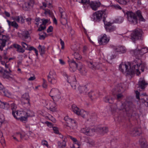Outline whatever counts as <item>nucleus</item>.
Returning <instances> with one entry per match:
<instances>
[{
  "label": "nucleus",
  "instance_id": "nucleus-1",
  "mask_svg": "<svg viewBox=\"0 0 148 148\" xmlns=\"http://www.w3.org/2000/svg\"><path fill=\"white\" fill-rule=\"evenodd\" d=\"M119 70L123 73L127 75H132L134 73L135 68H133L129 63H122L119 66Z\"/></svg>",
  "mask_w": 148,
  "mask_h": 148
},
{
  "label": "nucleus",
  "instance_id": "nucleus-2",
  "mask_svg": "<svg viewBox=\"0 0 148 148\" xmlns=\"http://www.w3.org/2000/svg\"><path fill=\"white\" fill-rule=\"evenodd\" d=\"M141 61L140 60H135L133 62V68H135L134 73H136L137 75H139L140 74L139 70L142 71H144V68L145 67V64L141 63Z\"/></svg>",
  "mask_w": 148,
  "mask_h": 148
},
{
  "label": "nucleus",
  "instance_id": "nucleus-3",
  "mask_svg": "<svg viewBox=\"0 0 148 148\" xmlns=\"http://www.w3.org/2000/svg\"><path fill=\"white\" fill-rule=\"evenodd\" d=\"M107 12L106 10L98 11L92 14L91 18L95 22L99 21L103 16L105 18L107 16Z\"/></svg>",
  "mask_w": 148,
  "mask_h": 148
},
{
  "label": "nucleus",
  "instance_id": "nucleus-4",
  "mask_svg": "<svg viewBox=\"0 0 148 148\" xmlns=\"http://www.w3.org/2000/svg\"><path fill=\"white\" fill-rule=\"evenodd\" d=\"M142 31L140 29H135L131 34V39L134 42L138 40H142Z\"/></svg>",
  "mask_w": 148,
  "mask_h": 148
},
{
  "label": "nucleus",
  "instance_id": "nucleus-5",
  "mask_svg": "<svg viewBox=\"0 0 148 148\" xmlns=\"http://www.w3.org/2000/svg\"><path fill=\"white\" fill-rule=\"evenodd\" d=\"M64 119L65 121L66 125V127L69 130H73L76 127V123L75 121L68 116H66L64 117Z\"/></svg>",
  "mask_w": 148,
  "mask_h": 148
},
{
  "label": "nucleus",
  "instance_id": "nucleus-6",
  "mask_svg": "<svg viewBox=\"0 0 148 148\" xmlns=\"http://www.w3.org/2000/svg\"><path fill=\"white\" fill-rule=\"evenodd\" d=\"M126 14L127 20L131 23L135 25L138 23V20L136 13L135 14L133 12L128 11Z\"/></svg>",
  "mask_w": 148,
  "mask_h": 148
},
{
  "label": "nucleus",
  "instance_id": "nucleus-7",
  "mask_svg": "<svg viewBox=\"0 0 148 148\" xmlns=\"http://www.w3.org/2000/svg\"><path fill=\"white\" fill-rule=\"evenodd\" d=\"M97 116L95 114H90L89 112L87 111H84V119H85L86 123L89 122H91L96 120Z\"/></svg>",
  "mask_w": 148,
  "mask_h": 148
},
{
  "label": "nucleus",
  "instance_id": "nucleus-8",
  "mask_svg": "<svg viewBox=\"0 0 148 148\" xmlns=\"http://www.w3.org/2000/svg\"><path fill=\"white\" fill-rule=\"evenodd\" d=\"M49 94L54 101H57L60 98V92L57 88H52Z\"/></svg>",
  "mask_w": 148,
  "mask_h": 148
},
{
  "label": "nucleus",
  "instance_id": "nucleus-9",
  "mask_svg": "<svg viewBox=\"0 0 148 148\" xmlns=\"http://www.w3.org/2000/svg\"><path fill=\"white\" fill-rule=\"evenodd\" d=\"M45 102L46 107L51 111L55 112L57 111L56 104L54 101L47 100L45 101Z\"/></svg>",
  "mask_w": 148,
  "mask_h": 148
},
{
  "label": "nucleus",
  "instance_id": "nucleus-10",
  "mask_svg": "<svg viewBox=\"0 0 148 148\" xmlns=\"http://www.w3.org/2000/svg\"><path fill=\"white\" fill-rule=\"evenodd\" d=\"M48 77V81L52 84H56L57 82L56 73L53 71L50 72Z\"/></svg>",
  "mask_w": 148,
  "mask_h": 148
},
{
  "label": "nucleus",
  "instance_id": "nucleus-11",
  "mask_svg": "<svg viewBox=\"0 0 148 148\" xmlns=\"http://www.w3.org/2000/svg\"><path fill=\"white\" fill-rule=\"evenodd\" d=\"M125 90L124 85L123 84H119L115 86L113 90V94L115 95L117 93H121L123 92Z\"/></svg>",
  "mask_w": 148,
  "mask_h": 148
},
{
  "label": "nucleus",
  "instance_id": "nucleus-12",
  "mask_svg": "<svg viewBox=\"0 0 148 148\" xmlns=\"http://www.w3.org/2000/svg\"><path fill=\"white\" fill-rule=\"evenodd\" d=\"M68 61L70 66L69 70L71 72H74L77 68V64L73 60L69 59Z\"/></svg>",
  "mask_w": 148,
  "mask_h": 148
},
{
  "label": "nucleus",
  "instance_id": "nucleus-13",
  "mask_svg": "<svg viewBox=\"0 0 148 148\" xmlns=\"http://www.w3.org/2000/svg\"><path fill=\"white\" fill-rule=\"evenodd\" d=\"M98 40L100 45H105L109 42V39L104 34L101 36L100 38L98 39Z\"/></svg>",
  "mask_w": 148,
  "mask_h": 148
},
{
  "label": "nucleus",
  "instance_id": "nucleus-14",
  "mask_svg": "<svg viewBox=\"0 0 148 148\" xmlns=\"http://www.w3.org/2000/svg\"><path fill=\"white\" fill-rule=\"evenodd\" d=\"M147 51V47H143L140 48V46H138L137 50L134 52V53L135 55H138L140 54L142 55L146 53Z\"/></svg>",
  "mask_w": 148,
  "mask_h": 148
},
{
  "label": "nucleus",
  "instance_id": "nucleus-15",
  "mask_svg": "<svg viewBox=\"0 0 148 148\" xmlns=\"http://www.w3.org/2000/svg\"><path fill=\"white\" fill-rule=\"evenodd\" d=\"M101 5V3L99 2L96 1H91L89 4L92 9L94 11L97 10Z\"/></svg>",
  "mask_w": 148,
  "mask_h": 148
},
{
  "label": "nucleus",
  "instance_id": "nucleus-16",
  "mask_svg": "<svg viewBox=\"0 0 148 148\" xmlns=\"http://www.w3.org/2000/svg\"><path fill=\"white\" fill-rule=\"evenodd\" d=\"M103 21L106 26L105 28L107 32H110L115 30L116 27H115L112 26V23L105 22L104 19H103Z\"/></svg>",
  "mask_w": 148,
  "mask_h": 148
},
{
  "label": "nucleus",
  "instance_id": "nucleus-17",
  "mask_svg": "<svg viewBox=\"0 0 148 148\" xmlns=\"http://www.w3.org/2000/svg\"><path fill=\"white\" fill-rule=\"evenodd\" d=\"M24 111L18 110L13 111L12 114L13 116L16 119H18L24 115Z\"/></svg>",
  "mask_w": 148,
  "mask_h": 148
},
{
  "label": "nucleus",
  "instance_id": "nucleus-18",
  "mask_svg": "<svg viewBox=\"0 0 148 148\" xmlns=\"http://www.w3.org/2000/svg\"><path fill=\"white\" fill-rule=\"evenodd\" d=\"M89 97L92 100L97 98L99 96V94L96 91H91L88 93Z\"/></svg>",
  "mask_w": 148,
  "mask_h": 148
},
{
  "label": "nucleus",
  "instance_id": "nucleus-19",
  "mask_svg": "<svg viewBox=\"0 0 148 148\" xmlns=\"http://www.w3.org/2000/svg\"><path fill=\"white\" fill-rule=\"evenodd\" d=\"M60 21L61 23L63 25H65L67 24V16L65 12L60 14Z\"/></svg>",
  "mask_w": 148,
  "mask_h": 148
},
{
  "label": "nucleus",
  "instance_id": "nucleus-20",
  "mask_svg": "<svg viewBox=\"0 0 148 148\" xmlns=\"http://www.w3.org/2000/svg\"><path fill=\"white\" fill-rule=\"evenodd\" d=\"M84 132L85 134L89 136L92 135L95 132V130L94 128L90 129L89 127H86Z\"/></svg>",
  "mask_w": 148,
  "mask_h": 148
},
{
  "label": "nucleus",
  "instance_id": "nucleus-21",
  "mask_svg": "<svg viewBox=\"0 0 148 148\" xmlns=\"http://www.w3.org/2000/svg\"><path fill=\"white\" fill-rule=\"evenodd\" d=\"M72 110L78 115H81V110L75 104L72 105L71 106Z\"/></svg>",
  "mask_w": 148,
  "mask_h": 148
},
{
  "label": "nucleus",
  "instance_id": "nucleus-22",
  "mask_svg": "<svg viewBox=\"0 0 148 148\" xmlns=\"http://www.w3.org/2000/svg\"><path fill=\"white\" fill-rule=\"evenodd\" d=\"M72 110L78 115H81V110L75 104L72 105L71 106Z\"/></svg>",
  "mask_w": 148,
  "mask_h": 148
},
{
  "label": "nucleus",
  "instance_id": "nucleus-23",
  "mask_svg": "<svg viewBox=\"0 0 148 148\" xmlns=\"http://www.w3.org/2000/svg\"><path fill=\"white\" fill-rule=\"evenodd\" d=\"M113 49L116 52L120 53H124L126 51L125 48L122 46H114Z\"/></svg>",
  "mask_w": 148,
  "mask_h": 148
},
{
  "label": "nucleus",
  "instance_id": "nucleus-24",
  "mask_svg": "<svg viewBox=\"0 0 148 148\" xmlns=\"http://www.w3.org/2000/svg\"><path fill=\"white\" fill-rule=\"evenodd\" d=\"M138 84V87L140 88L141 89H144L147 84L145 82L143 78H141L139 80Z\"/></svg>",
  "mask_w": 148,
  "mask_h": 148
},
{
  "label": "nucleus",
  "instance_id": "nucleus-25",
  "mask_svg": "<svg viewBox=\"0 0 148 148\" xmlns=\"http://www.w3.org/2000/svg\"><path fill=\"white\" fill-rule=\"evenodd\" d=\"M22 102H23L24 101L26 100V102H24V103L27 104L29 105H30V99L29 95L28 93H25L22 96Z\"/></svg>",
  "mask_w": 148,
  "mask_h": 148
},
{
  "label": "nucleus",
  "instance_id": "nucleus-26",
  "mask_svg": "<svg viewBox=\"0 0 148 148\" xmlns=\"http://www.w3.org/2000/svg\"><path fill=\"white\" fill-rule=\"evenodd\" d=\"M34 3V0H29V1L25 2L23 5V8L24 10H26L29 8L31 5Z\"/></svg>",
  "mask_w": 148,
  "mask_h": 148
},
{
  "label": "nucleus",
  "instance_id": "nucleus-27",
  "mask_svg": "<svg viewBox=\"0 0 148 148\" xmlns=\"http://www.w3.org/2000/svg\"><path fill=\"white\" fill-rule=\"evenodd\" d=\"M9 36L7 35H3L0 34V40L1 41V43H3L5 46L7 40L9 39Z\"/></svg>",
  "mask_w": 148,
  "mask_h": 148
},
{
  "label": "nucleus",
  "instance_id": "nucleus-28",
  "mask_svg": "<svg viewBox=\"0 0 148 148\" xmlns=\"http://www.w3.org/2000/svg\"><path fill=\"white\" fill-rule=\"evenodd\" d=\"M13 46L14 48L17 49L16 51L18 53H23L25 51V50L18 44H14Z\"/></svg>",
  "mask_w": 148,
  "mask_h": 148
},
{
  "label": "nucleus",
  "instance_id": "nucleus-29",
  "mask_svg": "<svg viewBox=\"0 0 148 148\" xmlns=\"http://www.w3.org/2000/svg\"><path fill=\"white\" fill-rule=\"evenodd\" d=\"M141 148H147L148 144L146 140L144 138L140 139V140Z\"/></svg>",
  "mask_w": 148,
  "mask_h": 148
},
{
  "label": "nucleus",
  "instance_id": "nucleus-30",
  "mask_svg": "<svg viewBox=\"0 0 148 148\" xmlns=\"http://www.w3.org/2000/svg\"><path fill=\"white\" fill-rule=\"evenodd\" d=\"M23 38L24 39L26 40L29 38V40H30V35L29 32L26 30H25L22 32Z\"/></svg>",
  "mask_w": 148,
  "mask_h": 148
},
{
  "label": "nucleus",
  "instance_id": "nucleus-31",
  "mask_svg": "<svg viewBox=\"0 0 148 148\" xmlns=\"http://www.w3.org/2000/svg\"><path fill=\"white\" fill-rule=\"evenodd\" d=\"M7 21L8 22V25L10 27L12 26L16 29L18 28V25L15 21L11 22L8 20H7Z\"/></svg>",
  "mask_w": 148,
  "mask_h": 148
},
{
  "label": "nucleus",
  "instance_id": "nucleus-32",
  "mask_svg": "<svg viewBox=\"0 0 148 148\" xmlns=\"http://www.w3.org/2000/svg\"><path fill=\"white\" fill-rule=\"evenodd\" d=\"M114 99L109 96L105 97L103 98L104 101L106 102L109 103H112L113 102Z\"/></svg>",
  "mask_w": 148,
  "mask_h": 148
},
{
  "label": "nucleus",
  "instance_id": "nucleus-33",
  "mask_svg": "<svg viewBox=\"0 0 148 148\" xmlns=\"http://www.w3.org/2000/svg\"><path fill=\"white\" fill-rule=\"evenodd\" d=\"M136 14L137 16H138V17L139 20L140 21L144 22L145 21V20L141 12L140 11L138 10L136 12Z\"/></svg>",
  "mask_w": 148,
  "mask_h": 148
},
{
  "label": "nucleus",
  "instance_id": "nucleus-34",
  "mask_svg": "<svg viewBox=\"0 0 148 148\" xmlns=\"http://www.w3.org/2000/svg\"><path fill=\"white\" fill-rule=\"evenodd\" d=\"M89 67L92 69H98L99 68V64L96 63H92L89 62L88 64Z\"/></svg>",
  "mask_w": 148,
  "mask_h": 148
},
{
  "label": "nucleus",
  "instance_id": "nucleus-35",
  "mask_svg": "<svg viewBox=\"0 0 148 148\" xmlns=\"http://www.w3.org/2000/svg\"><path fill=\"white\" fill-rule=\"evenodd\" d=\"M66 138L65 137L64 140H63L62 142V143L60 142H58V146L60 148L65 147L66 145Z\"/></svg>",
  "mask_w": 148,
  "mask_h": 148
},
{
  "label": "nucleus",
  "instance_id": "nucleus-36",
  "mask_svg": "<svg viewBox=\"0 0 148 148\" xmlns=\"http://www.w3.org/2000/svg\"><path fill=\"white\" fill-rule=\"evenodd\" d=\"M69 79L67 80V81L70 83L73 89H75L77 87L79 86L78 84L76 81H71L69 82Z\"/></svg>",
  "mask_w": 148,
  "mask_h": 148
},
{
  "label": "nucleus",
  "instance_id": "nucleus-37",
  "mask_svg": "<svg viewBox=\"0 0 148 148\" xmlns=\"http://www.w3.org/2000/svg\"><path fill=\"white\" fill-rule=\"evenodd\" d=\"M24 113L27 117H33L35 116L34 112L30 110H28L27 111H24Z\"/></svg>",
  "mask_w": 148,
  "mask_h": 148
},
{
  "label": "nucleus",
  "instance_id": "nucleus-38",
  "mask_svg": "<svg viewBox=\"0 0 148 148\" xmlns=\"http://www.w3.org/2000/svg\"><path fill=\"white\" fill-rule=\"evenodd\" d=\"M99 132L102 135H103L107 133L108 131V128L106 127H101L99 128Z\"/></svg>",
  "mask_w": 148,
  "mask_h": 148
},
{
  "label": "nucleus",
  "instance_id": "nucleus-39",
  "mask_svg": "<svg viewBox=\"0 0 148 148\" xmlns=\"http://www.w3.org/2000/svg\"><path fill=\"white\" fill-rule=\"evenodd\" d=\"M140 128H136L132 131V134L135 136L139 135L140 134Z\"/></svg>",
  "mask_w": 148,
  "mask_h": 148
},
{
  "label": "nucleus",
  "instance_id": "nucleus-40",
  "mask_svg": "<svg viewBox=\"0 0 148 148\" xmlns=\"http://www.w3.org/2000/svg\"><path fill=\"white\" fill-rule=\"evenodd\" d=\"M9 104L7 103L1 102L0 100V108H7L9 106Z\"/></svg>",
  "mask_w": 148,
  "mask_h": 148
},
{
  "label": "nucleus",
  "instance_id": "nucleus-41",
  "mask_svg": "<svg viewBox=\"0 0 148 148\" xmlns=\"http://www.w3.org/2000/svg\"><path fill=\"white\" fill-rule=\"evenodd\" d=\"M74 58L76 60H80L82 58V56L78 52H75L73 54Z\"/></svg>",
  "mask_w": 148,
  "mask_h": 148
},
{
  "label": "nucleus",
  "instance_id": "nucleus-42",
  "mask_svg": "<svg viewBox=\"0 0 148 148\" xmlns=\"http://www.w3.org/2000/svg\"><path fill=\"white\" fill-rule=\"evenodd\" d=\"M80 145V143L77 142V143H74L73 144L71 145L70 147L71 148H79Z\"/></svg>",
  "mask_w": 148,
  "mask_h": 148
},
{
  "label": "nucleus",
  "instance_id": "nucleus-43",
  "mask_svg": "<svg viewBox=\"0 0 148 148\" xmlns=\"http://www.w3.org/2000/svg\"><path fill=\"white\" fill-rule=\"evenodd\" d=\"M39 51L41 55H43L45 53V48L44 46H42L40 45L39 46Z\"/></svg>",
  "mask_w": 148,
  "mask_h": 148
},
{
  "label": "nucleus",
  "instance_id": "nucleus-44",
  "mask_svg": "<svg viewBox=\"0 0 148 148\" xmlns=\"http://www.w3.org/2000/svg\"><path fill=\"white\" fill-rule=\"evenodd\" d=\"M123 106H124V109L126 112H129L131 110V108L129 106V104L127 103L126 104H123L122 105Z\"/></svg>",
  "mask_w": 148,
  "mask_h": 148
},
{
  "label": "nucleus",
  "instance_id": "nucleus-45",
  "mask_svg": "<svg viewBox=\"0 0 148 148\" xmlns=\"http://www.w3.org/2000/svg\"><path fill=\"white\" fill-rule=\"evenodd\" d=\"M10 73L6 70L4 71V73L3 76L4 78H6L7 79H9L10 77Z\"/></svg>",
  "mask_w": 148,
  "mask_h": 148
},
{
  "label": "nucleus",
  "instance_id": "nucleus-46",
  "mask_svg": "<svg viewBox=\"0 0 148 148\" xmlns=\"http://www.w3.org/2000/svg\"><path fill=\"white\" fill-rule=\"evenodd\" d=\"M120 4L125 5L128 1V0H115Z\"/></svg>",
  "mask_w": 148,
  "mask_h": 148
},
{
  "label": "nucleus",
  "instance_id": "nucleus-47",
  "mask_svg": "<svg viewBox=\"0 0 148 148\" xmlns=\"http://www.w3.org/2000/svg\"><path fill=\"white\" fill-rule=\"evenodd\" d=\"M90 3V0H84V7L87 8Z\"/></svg>",
  "mask_w": 148,
  "mask_h": 148
},
{
  "label": "nucleus",
  "instance_id": "nucleus-48",
  "mask_svg": "<svg viewBox=\"0 0 148 148\" xmlns=\"http://www.w3.org/2000/svg\"><path fill=\"white\" fill-rule=\"evenodd\" d=\"M24 115L23 116H22L20 118L18 119H20L21 121H25L27 120V118H28L27 116L26 115V114L24 113Z\"/></svg>",
  "mask_w": 148,
  "mask_h": 148
},
{
  "label": "nucleus",
  "instance_id": "nucleus-49",
  "mask_svg": "<svg viewBox=\"0 0 148 148\" xmlns=\"http://www.w3.org/2000/svg\"><path fill=\"white\" fill-rule=\"evenodd\" d=\"M0 141L1 143H4L5 142L3 136V133L1 132H0Z\"/></svg>",
  "mask_w": 148,
  "mask_h": 148
},
{
  "label": "nucleus",
  "instance_id": "nucleus-50",
  "mask_svg": "<svg viewBox=\"0 0 148 148\" xmlns=\"http://www.w3.org/2000/svg\"><path fill=\"white\" fill-rule=\"evenodd\" d=\"M11 109L12 110V112L13 111H15L16 108V107L14 103L11 104Z\"/></svg>",
  "mask_w": 148,
  "mask_h": 148
},
{
  "label": "nucleus",
  "instance_id": "nucleus-51",
  "mask_svg": "<svg viewBox=\"0 0 148 148\" xmlns=\"http://www.w3.org/2000/svg\"><path fill=\"white\" fill-rule=\"evenodd\" d=\"M5 118L3 114H0V124H1L4 121Z\"/></svg>",
  "mask_w": 148,
  "mask_h": 148
},
{
  "label": "nucleus",
  "instance_id": "nucleus-52",
  "mask_svg": "<svg viewBox=\"0 0 148 148\" xmlns=\"http://www.w3.org/2000/svg\"><path fill=\"white\" fill-rule=\"evenodd\" d=\"M117 22L119 23H122L123 21V17H119L116 19Z\"/></svg>",
  "mask_w": 148,
  "mask_h": 148
},
{
  "label": "nucleus",
  "instance_id": "nucleus-53",
  "mask_svg": "<svg viewBox=\"0 0 148 148\" xmlns=\"http://www.w3.org/2000/svg\"><path fill=\"white\" fill-rule=\"evenodd\" d=\"M42 144L44 146H45L47 147H48V145L47 142L46 140H43L42 141Z\"/></svg>",
  "mask_w": 148,
  "mask_h": 148
},
{
  "label": "nucleus",
  "instance_id": "nucleus-54",
  "mask_svg": "<svg viewBox=\"0 0 148 148\" xmlns=\"http://www.w3.org/2000/svg\"><path fill=\"white\" fill-rule=\"evenodd\" d=\"M21 16H17L15 17L13 19L18 22H20Z\"/></svg>",
  "mask_w": 148,
  "mask_h": 148
},
{
  "label": "nucleus",
  "instance_id": "nucleus-55",
  "mask_svg": "<svg viewBox=\"0 0 148 148\" xmlns=\"http://www.w3.org/2000/svg\"><path fill=\"white\" fill-rule=\"evenodd\" d=\"M42 24L40 25V27L38 28V31H40L43 30H44L45 28L46 27L45 25H43L44 26H42Z\"/></svg>",
  "mask_w": 148,
  "mask_h": 148
},
{
  "label": "nucleus",
  "instance_id": "nucleus-56",
  "mask_svg": "<svg viewBox=\"0 0 148 148\" xmlns=\"http://www.w3.org/2000/svg\"><path fill=\"white\" fill-rule=\"evenodd\" d=\"M114 95H116L117 99H121L123 97V96L121 94V93H117L116 94H115Z\"/></svg>",
  "mask_w": 148,
  "mask_h": 148
},
{
  "label": "nucleus",
  "instance_id": "nucleus-57",
  "mask_svg": "<svg viewBox=\"0 0 148 148\" xmlns=\"http://www.w3.org/2000/svg\"><path fill=\"white\" fill-rule=\"evenodd\" d=\"M41 21H42V25L45 26V24L48 22V20L47 19H41Z\"/></svg>",
  "mask_w": 148,
  "mask_h": 148
},
{
  "label": "nucleus",
  "instance_id": "nucleus-58",
  "mask_svg": "<svg viewBox=\"0 0 148 148\" xmlns=\"http://www.w3.org/2000/svg\"><path fill=\"white\" fill-rule=\"evenodd\" d=\"M60 43L61 45V49H64V42L61 39H60Z\"/></svg>",
  "mask_w": 148,
  "mask_h": 148
},
{
  "label": "nucleus",
  "instance_id": "nucleus-59",
  "mask_svg": "<svg viewBox=\"0 0 148 148\" xmlns=\"http://www.w3.org/2000/svg\"><path fill=\"white\" fill-rule=\"evenodd\" d=\"M53 30V27L50 26L47 29V33H49L51 32Z\"/></svg>",
  "mask_w": 148,
  "mask_h": 148
},
{
  "label": "nucleus",
  "instance_id": "nucleus-60",
  "mask_svg": "<svg viewBox=\"0 0 148 148\" xmlns=\"http://www.w3.org/2000/svg\"><path fill=\"white\" fill-rule=\"evenodd\" d=\"M85 89L84 90L85 91V94L87 95L88 94V89L89 88V87L88 86V85H85L84 86Z\"/></svg>",
  "mask_w": 148,
  "mask_h": 148
},
{
  "label": "nucleus",
  "instance_id": "nucleus-61",
  "mask_svg": "<svg viewBox=\"0 0 148 148\" xmlns=\"http://www.w3.org/2000/svg\"><path fill=\"white\" fill-rule=\"evenodd\" d=\"M53 130L54 132L56 134H58L59 133V131L58 128L56 127H53Z\"/></svg>",
  "mask_w": 148,
  "mask_h": 148
},
{
  "label": "nucleus",
  "instance_id": "nucleus-62",
  "mask_svg": "<svg viewBox=\"0 0 148 148\" xmlns=\"http://www.w3.org/2000/svg\"><path fill=\"white\" fill-rule=\"evenodd\" d=\"M21 45L24 48L27 49L28 47L27 45L24 42H21Z\"/></svg>",
  "mask_w": 148,
  "mask_h": 148
},
{
  "label": "nucleus",
  "instance_id": "nucleus-63",
  "mask_svg": "<svg viewBox=\"0 0 148 148\" xmlns=\"http://www.w3.org/2000/svg\"><path fill=\"white\" fill-rule=\"evenodd\" d=\"M69 137L74 142V143H77V142H78L76 138L73 137L72 136H69Z\"/></svg>",
  "mask_w": 148,
  "mask_h": 148
},
{
  "label": "nucleus",
  "instance_id": "nucleus-64",
  "mask_svg": "<svg viewBox=\"0 0 148 148\" xmlns=\"http://www.w3.org/2000/svg\"><path fill=\"white\" fill-rule=\"evenodd\" d=\"M40 20H41L39 18H36L35 19V21L36 22V24L37 25H38L40 24L39 22Z\"/></svg>",
  "mask_w": 148,
  "mask_h": 148
}]
</instances>
